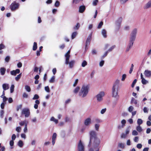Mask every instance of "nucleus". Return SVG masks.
Wrapping results in <instances>:
<instances>
[{
	"instance_id": "nucleus-1",
	"label": "nucleus",
	"mask_w": 151,
	"mask_h": 151,
	"mask_svg": "<svg viewBox=\"0 0 151 151\" xmlns=\"http://www.w3.org/2000/svg\"><path fill=\"white\" fill-rule=\"evenodd\" d=\"M119 83L120 80L118 79H116L113 84L112 88V96L116 101L119 99V97L118 94Z\"/></svg>"
},
{
	"instance_id": "nucleus-2",
	"label": "nucleus",
	"mask_w": 151,
	"mask_h": 151,
	"mask_svg": "<svg viewBox=\"0 0 151 151\" xmlns=\"http://www.w3.org/2000/svg\"><path fill=\"white\" fill-rule=\"evenodd\" d=\"M90 85L88 84H84L81 86L78 95L79 96L84 98L87 95L90 89Z\"/></svg>"
},
{
	"instance_id": "nucleus-3",
	"label": "nucleus",
	"mask_w": 151,
	"mask_h": 151,
	"mask_svg": "<svg viewBox=\"0 0 151 151\" xmlns=\"http://www.w3.org/2000/svg\"><path fill=\"white\" fill-rule=\"evenodd\" d=\"M100 142V140L97 137L90 141V143H92L95 148H99Z\"/></svg>"
},
{
	"instance_id": "nucleus-4",
	"label": "nucleus",
	"mask_w": 151,
	"mask_h": 151,
	"mask_svg": "<svg viewBox=\"0 0 151 151\" xmlns=\"http://www.w3.org/2000/svg\"><path fill=\"white\" fill-rule=\"evenodd\" d=\"M105 95V93L103 91H101L98 93L96 96L97 100L98 102H101L103 100V97Z\"/></svg>"
},
{
	"instance_id": "nucleus-5",
	"label": "nucleus",
	"mask_w": 151,
	"mask_h": 151,
	"mask_svg": "<svg viewBox=\"0 0 151 151\" xmlns=\"http://www.w3.org/2000/svg\"><path fill=\"white\" fill-rule=\"evenodd\" d=\"M19 4L14 1L10 5V8L12 11H15L18 9Z\"/></svg>"
},
{
	"instance_id": "nucleus-6",
	"label": "nucleus",
	"mask_w": 151,
	"mask_h": 151,
	"mask_svg": "<svg viewBox=\"0 0 151 151\" xmlns=\"http://www.w3.org/2000/svg\"><path fill=\"white\" fill-rule=\"evenodd\" d=\"M89 134H90V140L97 137L95 131L94 130H91L90 131Z\"/></svg>"
},
{
	"instance_id": "nucleus-7",
	"label": "nucleus",
	"mask_w": 151,
	"mask_h": 151,
	"mask_svg": "<svg viewBox=\"0 0 151 151\" xmlns=\"http://www.w3.org/2000/svg\"><path fill=\"white\" fill-rule=\"evenodd\" d=\"M22 114H24L26 117H28L29 116L30 112L29 109H23L22 111Z\"/></svg>"
},
{
	"instance_id": "nucleus-8",
	"label": "nucleus",
	"mask_w": 151,
	"mask_h": 151,
	"mask_svg": "<svg viewBox=\"0 0 151 151\" xmlns=\"http://www.w3.org/2000/svg\"><path fill=\"white\" fill-rule=\"evenodd\" d=\"M91 118L88 117L84 121V125L86 126H89L91 124Z\"/></svg>"
},
{
	"instance_id": "nucleus-9",
	"label": "nucleus",
	"mask_w": 151,
	"mask_h": 151,
	"mask_svg": "<svg viewBox=\"0 0 151 151\" xmlns=\"http://www.w3.org/2000/svg\"><path fill=\"white\" fill-rule=\"evenodd\" d=\"M134 40H134L130 38V41L126 49V52L128 51L129 49H130L132 47L133 44L134 42Z\"/></svg>"
},
{
	"instance_id": "nucleus-10",
	"label": "nucleus",
	"mask_w": 151,
	"mask_h": 151,
	"mask_svg": "<svg viewBox=\"0 0 151 151\" xmlns=\"http://www.w3.org/2000/svg\"><path fill=\"white\" fill-rule=\"evenodd\" d=\"M78 151H84V146L81 141L80 140L78 145Z\"/></svg>"
},
{
	"instance_id": "nucleus-11",
	"label": "nucleus",
	"mask_w": 151,
	"mask_h": 151,
	"mask_svg": "<svg viewBox=\"0 0 151 151\" xmlns=\"http://www.w3.org/2000/svg\"><path fill=\"white\" fill-rule=\"evenodd\" d=\"M137 31V30L136 29H135L133 30L131 35L130 39L135 40Z\"/></svg>"
},
{
	"instance_id": "nucleus-12",
	"label": "nucleus",
	"mask_w": 151,
	"mask_h": 151,
	"mask_svg": "<svg viewBox=\"0 0 151 151\" xmlns=\"http://www.w3.org/2000/svg\"><path fill=\"white\" fill-rule=\"evenodd\" d=\"M144 9H147L151 8V0H149L144 5Z\"/></svg>"
},
{
	"instance_id": "nucleus-13",
	"label": "nucleus",
	"mask_w": 151,
	"mask_h": 151,
	"mask_svg": "<svg viewBox=\"0 0 151 151\" xmlns=\"http://www.w3.org/2000/svg\"><path fill=\"white\" fill-rule=\"evenodd\" d=\"M50 121L53 122L56 124H57L59 122L58 120L53 116H52L50 118Z\"/></svg>"
},
{
	"instance_id": "nucleus-14",
	"label": "nucleus",
	"mask_w": 151,
	"mask_h": 151,
	"mask_svg": "<svg viewBox=\"0 0 151 151\" xmlns=\"http://www.w3.org/2000/svg\"><path fill=\"white\" fill-rule=\"evenodd\" d=\"M144 74L147 77H150L151 76V71L148 70H145L144 72Z\"/></svg>"
},
{
	"instance_id": "nucleus-15",
	"label": "nucleus",
	"mask_w": 151,
	"mask_h": 151,
	"mask_svg": "<svg viewBox=\"0 0 151 151\" xmlns=\"http://www.w3.org/2000/svg\"><path fill=\"white\" fill-rule=\"evenodd\" d=\"M75 61L74 60H71L70 61L68 62V64L69 65V68H72L74 67L75 64Z\"/></svg>"
},
{
	"instance_id": "nucleus-16",
	"label": "nucleus",
	"mask_w": 151,
	"mask_h": 151,
	"mask_svg": "<svg viewBox=\"0 0 151 151\" xmlns=\"http://www.w3.org/2000/svg\"><path fill=\"white\" fill-rule=\"evenodd\" d=\"M141 78L142 79L141 82L143 84H146L148 83V82L147 81L145 80L143 77L142 73L140 74Z\"/></svg>"
},
{
	"instance_id": "nucleus-17",
	"label": "nucleus",
	"mask_w": 151,
	"mask_h": 151,
	"mask_svg": "<svg viewBox=\"0 0 151 151\" xmlns=\"http://www.w3.org/2000/svg\"><path fill=\"white\" fill-rule=\"evenodd\" d=\"M20 71L19 69H17L15 70H13L10 72V74L11 75L15 76L17 74L19 73Z\"/></svg>"
},
{
	"instance_id": "nucleus-18",
	"label": "nucleus",
	"mask_w": 151,
	"mask_h": 151,
	"mask_svg": "<svg viewBox=\"0 0 151 151\" xmlns=\"http://www.w3.org/2000/svg\"><path fill=\"white\" fill-rule=\"evenodd\" d=\"M57 134L55 133H54L52 137V142L53 145H54L55 143V141L56 139Z\"/></svg>"
},
{
	"instance_id": "nucleus-19",
	"label": "nucleus",
	"mask_w": 151,
	"mask_h": 151,
	"mask_svg": "<svg viewBox=\"0 0 151 151\" xmlns=\"http://www.w3.org/2000/svg\"><path fill=\"white\" fill-rule=\"evenodd\" d=\"M101 33L103 37L105 38L107 37V32L104 29H103L101 31Z\"/></svg>"
},
{
	"instance_id": "nucleus-20",
	"label": "nucleus",
	"mask_w": 151,
	"mask_h": 151,
	"mask_svg": "<svg viewBox=\"0 0 151 151\" xmlns=\"http://www.w3.org/2000/svg\"><path fill=\"white\" fill-rule=\"evenodd\" d=\"M80 90V87L77 86L73 89V92L74 94H76L78 93H79Z\"/></svg>"
},
{
	"instance_id": "nucleus-21",
	"label": "nucleus",
	"mask_w": 151,
	"mask_h": 151,
	"mask_svg": "<svg viewBox=\"0 0 151 151\" xmlns=\"http://www.w3.org/2000/svg\"><path fill=\"white\" fill-rule=\"evenodd\" d=\"M122 18L121 17H119L116 20V25L117 26H118V27H120V23L122 21Z\"/></svg>"
},
{
	"instance_id": "nucleus-22",
	"label": "nucleus",
	"mask_w": 151,
	"mask_h": 151,
	"mask_svg": "<svg viewBox=\"0 0 151 151\" xmlns=\"http://www.w3.org/2000/svg\"><path fill=\"white\" fill-rule=\"evenodd\" d=\"M86 9L84 6H81L79 7V12L80 13H82L85 11Z\"/></svg>"
},
{
	"instance_id": "nucleus-23",
	"label": "nucleus",
	"mask_w": 151,
	"mask_h": 151,
	"mask_svg": "<svg viewBox=\"0 0 151 151\" xmlns=\"http://www.w3.org/2000/svg\"><path fill=\"white\" fill-rule=\"evenodd\" d=\"M6 71V69L4 67H1L0 68V73L1 75H4Z\"/></svg>"
},
{
	"instance_id": "nucleus-24",
	"label": "nucleus",
	"mask_w": 151,
	"mask_h": 151,
	"mask_svg": "<svg viewBox=\"0 0 151 151\" xmlns=\"http://www.w3.org/2000/svg\"><path fill=\"white\" fill-rule=\"evenodd\" d=\"M2 88L4 90H7L9 88V85L7 83H4L2 85Z\"/></svg>"
},
{
	"instance_id": "nucleus-25",
	"label": "nucleus",
	"mask_w": 151,
	"mask_h": 151,
	"mask_svg": "<svg viewBox=\"0 0 151 151\" xmlns=\"http://www.w3.org/2000/svg\"><path fill=\"white\" fill-rule=\"evenodd\" d=\"M65 63L66 65H68V63L69 58L70 57V55L65 54Z\"/></svg>"
},
{
	"instance_id": "nucleus-26",
	"label": "nucleus",
	"mask_w": 151,
	"mask_h": 151,
	"mask_svg": "<svg viewBox=\"0 0 151 151\" xmlns=\"http://www.w3.org/2000/svg\"><path fill=\"white\" fill-rule=\"evenodd\" d=\"M35 104L34 105V108L37 109L38 108V104H40V101L39 100H37L35 101Z\"/></svg>"
},
{
	"instance_id": "nucleus-27",
	"label": "nucleus",
	"mask_w": 151,
	"mask_h": 151,
	"mask_svg": "<svg viewBox=\"0 0 151 151\" xmlns=\"http://www.w3.org/2000/svg\"><path fill=\"white\" fill-rule=\"evenodd\" d=\"M5 48V46L2 44H0V53L2 54L3 52V51L1 50H2L4 49Z\"/></svg>"
},
{
	"instance_id": "nucleus-28",
	"label": "nucleus",
	"mask_w": 151,
	"mask_h": 151,
	"mask_svg": "<svg viewBox=\"0 0 151 151\" xmlns=\"http://www.w3.org/2000/svg\"><path fill=\"white\" fill-rule=\"evenodd\" d=\"M18 145L19 147H22L24 145L23 141L22 140H19L18 142Z\"/></svg>"
},
{
	"instance_id": "nucleus-29",
	"label": "nucleus",
	"mask_w": 151,
	"mask_h": 151,
	"mask_svg": "<svg viewBox=\"0 0 151 151\" xmlns=\"http://www.w3.org/2000/svg\"><path fill=\"white\" fill-rule=\"evenodd\" d=\"M27 124V125L28 122L26 120H24L23 121H22L19 123V124L21 126H22L24 125V124L25 125H26V124Z\"/></svg>"
},
{
	"instance_id": "nucleus-30",
	"label": "nucleus",
	"mask_w": 151,
	"mask_h": 151,
	"mask_svg": "<svg viewBox=\"0 0 151 151\" xmlns=\"http://www.w3.org/2000/svg\"><path fill=\"white\" fill-rule=\"evenodd\" d=\"M118 146L120 148H124L125 147L124 144L122 143H119L118 144Z\"/></svg>"
},
{
	"instance_id": "nucleus-31",
	"label": "nucleus",
	"mask_w": 151,
	"mask_h": 151,
	"mask_svg": "<svg viewBox=\"0 0 151 151\" xmlns=\"http://www.w3.org/2000/svg\"><path fill=\"white\" fill-rule=\"evenodd\" d=\"M80 27V24L79 23H77L76 25L73 27V29L75 30H76L78 29Z\"/></svg>"
},
{
	"instance_id": "nucleus-32",
	"label": "nucleus",
	"mask_w": 151,
	"mask_h": 151,
	"mask_svg": "<svg viewBox=\"0 0 151 151\" xmlns=\"http://www.w3.org/2000/svg\"><path fill=\"white\" fill-rule=\"evenodd\" d=\"M55 81V77L54 76H52L50 79L49 80V81L50 83H53Z\"/></svg>"
},
{
	"instance_id": "nucleus-33",
	"label": "nucleus",
	"mask_w": 151,
	"mask_h": 151,
	"mask_svg": "<svg viewBox=\"0 0 151 151\" xmlns=\"http://www.w3.org/2000/svg\"><path fill=\"white\" fill-rule=\"evenodd\" d=\"M100 125L99 124H96L94 125L95 129L97 131H98L99 129Z\"/></svg>"
},
{
	"instance_id": "nucleus-34",
	"label": "nucleus",
	"mask_w": 151,
	"mask_h": 151,
	"mask_svg": "<svg viewBox=\"0 0 151 151\" xmlns=\"http://www.w3.org/2000/svg\"><path fill=\"white\" fill-rule=\"evenodd\" d=\"M137 130L139 132H140L142 131V129L140 125H138L136 127Z\"/></svg>"
},
{
	"instance_id": "nucleus-35",
	"label": "nucleus",
	"mask_w": 151,
	"mask_h": 151,
	"mask_svg": "<svg viewBox=\"0 0 151 151\" xmlns=\"http://www.w3.org/2000/svg\"><path fill=\"white\" fill-rule=\"evenodd\" d=\"M99 148H90L89 151H99Z\"/></svg>"
},
{
	"instance_id": "nucleus-36",
	"label": "nucleus",
	"mask_w": 151,
	"mask_h": 151,
	"mask_svg": "<svg viewBox=\"0 0 151 151\" xmlns=\"http://www.w3.org/2000/svg\"><path fill=\"white\" fill-rule=\"evenodd\" d=\"M99 148H90L89 151H99Z\"/></svg>"
},
{
	"instance_id": "nucleus-37",
	"label": "nucleus",
	"mask_w": 151,
	"mask_h": 151,
	"mask_svg": "<svg viewBox=\"0 0 151 151\" xmlns=\"http://www.w3.org/2000/svg\"><path fill=\"white\" fill-rule=\"evenodd\" d=\"M99 148H90L89 151H99Z\"/></svg>"
},
{
	"instance_id": "nucleus-38",
	"label": "nucleus",
	"mask_w": 151,
	"mask_h": 151,
	"mask_svg": "<svg viewBox=\"0 0 151 151\" xmlns=\"http://www.w3.org/2000/svg\"><path fill=\"white\" fill-rule=\"evenodd\" d=\"M87 64V63L86 60L83 61L82 64L81 66L83 67H84Z\"/></svg>"
},
{
	"instance_id": "nucleus-39",
	"label": "nucleus",
	"mask_w": 151,
	"mask_h": 151,
	"mask_svg": "<svg viewBox=\"0 0 151 151\" xmlns=\"http://www.w3.org/2000/svg\"><path fill=\"white\" fill-rule=\"evenodd\" d=\"M143 121L141 119H138L137 120V124L138 125H140L142 123Z\"/></svg>"
},
{
	"instance_id": "nucleus-40",
	"label": "nucleus",
	"mask_w": 151,
	"mask_h": 151,
	"mask_svg": "<svg viewBox=\"0 0 151 151\" xmlns=\"http://www.w3.org/2000/svg\"><path fill=\"white\" fill-rule=\"evenodd\" d=\"M37 48V43L34 42L33 47V50H35Z\"/></svg>"
},
{
	"instance_id": "nucleus-41",
	"label": "nucleus",
	"mask_w": 151,
	"mask_h": 151,
	"mask_svg": "<svg viewBox=\"0 0 151 151\" xmlns=\"http://www.w3.org/2000/svg\"><path fill=\"white\" fill-rule=\"evenodd\" d=\"M22 76V73H20L15 78V79L16 81H18L21 77Z\"/></svg>"
},
{
	"instance_id": "nucleus-42",
	"label": "nucleus",
	"mask_w": 151,
	"mask_h": 151,
	"mask_svg": "<svg viewBox=\"0 0 151 151\" xmlns=\"http://www.w3.org/2000/svg\"><path fill=\"white\" fill-rule=\"evenodd\" d=\"M77 33L76 32H74L72 33L71 35V38L72 39H74L76 37Z\"/></svg>"
},
{
	"instance_id": "nucleus-43",
	"label": "nucleus",
	"mask_w": 151,
	"mask_h": 151,
	"mask_svg": "<svg viewBox=\"0 0 151 151\" xmlns=\"http://www.w3.org/2000/svg\"><path fill=\"white\" fill-rule=\"evenodd\" d=\"M14 85H12L10 87V90L11 93H12L14 92Z\"/></svg>"
},
{
	"instance_id": "nucleus-44",
	"label": "nucleus",
	"mask_w": 151,
	"mask_h": 151,
	"mask_svg": "<svg viewBox=\"0 0 151 151\" xmlns=\"http://www.w3.org/2000/svg\"><path fill=\"white\" fill-rule=\"evenodd\" d=\"M25 90L28 92H29L31 91V89L30 87L28 86H25Z\"/></svg>"
},
{
	"instance_id": "nucleus-45",
	"label": "nucleus",
	"mask_w": 151,
	"mask_h": 151,
	"mask_svg": "<svg viewBox=\"0 0 151 151\" xmlns=\"http://www.w3.org/2000/svg\"><path fill=\"white\" fill-rule=\"evenodd\" d=\"M126 121L125 119H122L121 121V124L124 127L126 123Z\"/></svg>"
},
{
	"instance_id": "nucleus-46",
	"label": "nucleus",
	"mask_w": 151,
	"mask_h": 151,
	"mask_svg": "<svg viewBox=\"0 0 151 151\" xmlns=\"http://www.w3.org/2000/svg\"><path fill=\"white\" fill-rule=\"evenodd\" d=\"M91 37H90L89 38H88L86 41V46L88 44H89L91 40Z\"/></svg>"
},
{
	"instance_id": "nucleus-47",
	"label": "nucleus",
	"mask_w": 151,
	"mask_h": 151,
	"mask_svg": "<svg viewBox=\"0 0 151 151\" xmlns=\"http://www.w3.org/2000/svg\"><path fill=\"white\" fill-rule=\"evenodd\" d=\"M21 130V127H16V131L18 133L20 132Z\"/></svg>"
},
{
	"instance_id": "nucleus-48",
	"label": "nucleus",
	"mask_w": 151,
	"mask_h": 151,
	"mask_svg": "<svg viewBox=\"0 0 151 151\" xmlns=\"http://www.w3.org/2000/svg\"><path fill=\"white\" fill-rule=\"evenodd\" d=\"M103 23L102 22H100V23L99 24H98V27H97V28L98 29H100V28L103 25Z\"/></svg>"
},
{
	"instance_id": "nucleus-49",
	"label": "nucleus",
	"mask_w": 151,
	"mask_h": 151,
	"mask_svg": "<svg viewBox=\"0 0 151 151\" xmlns=\"http://www.w3.org/2000/svg\"><path fill=\"white\" fill-rule=\"evenodd\" d=\"M130 29V27L129 26H125L124 28V29L125 31H128Z\"/></svg>"
},
{
	"instance_id": "nucleus-50",
	"label": "nucleus",
	"mask_w": 151,
	"mask_h": 151,
	"mask_svg": "<svg viewBox=\"0 0 151 151\" xmlns=\"http://www.w3.org/2000/svg\"><path fill=\"white\" fill-rule=\"evenodd\" d=\"M78 81V79H76L74 83L73 84V86L75 87L77 84Z\"/></svg>"
},
{
	"instance_id": "nucleus-51",
	"label": "nucleus",
	"mask_w": 151,
	"mask_h": 151,
	"mask_svg": "<svg viewBox=\"0 0 151 151\" xmlns=\"http://www.w3.org/2000/svg\"><path fill=\"white\" fill-rule=\"evenodd\" d=\"M27 124L26 123V125H25V127L23 129L24 132L25 133H26L27 132Z\"/></svg>"
},
{
	"instance_id": "nucleus-52",
	"label": "nucleus",
	"mask_w": 151,
	"mask_h": 151,
	"mask_svg": "<svg viewBox=\"0 0 151 151\" xmlns=\"http://www.w3.org/2000/svg\"><path fill=\"white\" fill-rule=\"evenodd\" d=\"M104 63V61L103 60H101L99 63V66L100 67H102Z\"/></svg>"
},
{
	"instance_id": "nucleus-53",
	"label": "nucleus",
	"mask_w": 151,
	"mask_h": 151,
	"mask_svg": "<svg viewBox=\"0 0 151 151\" xmlns=\"http://www.w3.org/2000/svg\"><path fill=\"white\" fill-rule=\"evenodd\" d=\"M139 138L138 137H135L134 139V140L135 142H137L139 141Z\"/></svg>"
},
{
	"instance_id": "nucleus-54",
	"label": "nucleus",
	"mask_w": 151,
	"mask_h": 151,
	"mask_svg": "<svg viewBox=\"0 0 151 151\" xmlns=\"http://www.w3.org/2000/svg\"><path fill=\"white\" fill-rule=\"evenodd\" d=\"M127 135L125 133H122L121 134V137L122 138H125L127 137Z\"/></svg>"
},
{
	"instance_id": "nucleus-55",
	"label": "nucleus",
	"mask_w": 151,
	"mask_h": 151,
	"mask_svg": "<svg viewBox=\"0 0 151 151\" xmlns=\"http://www.w3.org/2000/svg\"><path fill=\"white\" fill-rule=\"evenodd\" d=\"M10 59V57L9 56H7L5 59V60L6 62H9Z\"/></svg>"
},
{
	"instance_id": "nucleus-56",
	"label": "nucleus",
	"mask_w": 151,
	"mask_h": 151,
	"mask_svg": "<svg viewBox=\"0 0 151 151\" xmlns=\"http://www.w3.org/2000/svg\"><path fill=\"white\" fill-rule=\"evenodd\" d=\"M134 109V107L132 106H130L128 108V111L129 112H132Z\"/></svg>"
},
{
	"instance_id": "nucleus-57",
	"label": "nucleus",
	"mask_w": 151,
	"mask_h": 151,
	"mask_svg": "<svg viewBox=\"0 0 151 151\" xmlns=\"http://www.w3.org/2000/svg\"><path fill=\"white\" fill-rule=\"evenodd\" d=\"M45 91L48 93H49L50 90L48 86H47L45 87Z\"/></svg>"
},
{
	"instance_id": "nucleus-58",
	"label": "nucleus",
	"mask_w": 151,
	"mask_h": 151,
	"mask_svg": "<svg viewBox=\"0 0 151 151\" xmlns=\"http://www.w3.org/2000/svg\"><path fill=\"white\" fill-rule=\"evenodd\" d=\"M138 134V132L136 130H134L132 131V134L133 135L136 136Z\"/></svg>"
},
{
	"instance_id": "nucleus-59",
	"label": "nucleus",
	"mask_w": 151,
	"mask_h": 151,
	"mask_svg": "<svg viewBox=\"0 0 151 151\" xmlns=\"http://www.w3.org/2000/svg\"><path fill=\"white\" fill-rule=\"evenodd\" d=\"M39 98V96L37 94H35L32 98L33 100L37 99Z\"/></svg>"
},
{
	"instance_id": "nucleus-60",
	"label": "nucleus",
	"mask_w": 151,
	"mask_h": 151,
	"mask_svg": "<svg viewBox=\"0 0 151 151\" xmlns=\"http://www.w3.org/2000/svg\"><path fill=\"white\" fill-rule=\"evenodd\" d=\"M60 5V3L59 1H56L55 3V7H58Z\"/></svg>"
},
{
	"instance_id": "nucleus-61",
	"label": "nucleus",
	"mask_w": 151,
	"mask_h": 151,
	"mask_svg": "<svg viewBox=\"0 0 151 151\" xmlns=\"http://www.w3.org/2000/svg\"><path fill=\"white\" fill-rule=\"evenodd\" d=\"M21 137L24 139H25L26 138V135L24 133H22L21 134Z\"/></svg>"
},
{
	"instance_id": "nucleus-62",
	"label": "nucleus",
	"mask_w": 151,
	"mask_h": 151,
	"mask_svg": "<svg viewBox=\"0 0 151 151\" xmlns=\"http://www.w3.org/2000/svg\"><path fill=\"white\" fill-rule=\"evenodd\" d=\"M98 2V0H94L93 2V4L94 6H96L97 5Z\"/></svg>"
},
{
	"instance_id": "nucleus-63",
	"label": "nucleus",
	"mask_w": 151,
	"mask_h": 151,
	"mask_svg": "<svg viewBox=\"0 0 151 151\" xmlns=\"http://www.w3.org/2000/svg\"><path fill=\"white\" fill-rule=\"evenodd\" d=\"M142 147V145L140 143L138 144L137 145V147L138 149H141Z\"/></svg>"
},
{
	"instance_id": "nucleus-64",
	"label": "nucleus",
	"mask_w": 151,
	"mask_h": 151,
	"mask_svg": "<svg viewBox=\"0 0 151 151\" xmlns=\"http://www.w3.org/2000/svg\"><path fill=\"white\" fill-rule=\"evenodd\" d=\"M106 108L102 109L101 110V111L100 112H101V114H104L106 112Z\"/></svg>"
}]
</instances>
